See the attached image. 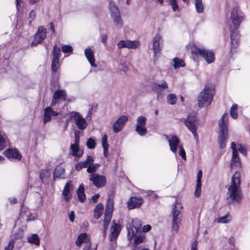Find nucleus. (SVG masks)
Here are the masks:
<instances>
[{
	"instance_id": "1",
	"label": "nucleus",
	"mask_w": 250,
	"mask_h": 250,
	"mask_svg": "<svg viewBox=\"0 0 250 250\" xmlns=\"http://www.w3.org/2000/svg\"><path fill=\"white\" fill-rule=\"evenodd\" d=\"M240 184V173L235 172L231 178V181L227 192V200L229 204L241 202L243 194Z\"/></svg>"
},
{
	"instance_id": "2",
	"label": "nucleus",
	"mask_w": 250,
	"mask_h": 250,
	"mask_svg": "<svg viewBox=\"0 0 250 250\" xmlns=\"http://www.w3.org/2000/svg\"><path fill=\"white\" fill-rule=\"evenodd\" d=\"M230 20L232 23L230 25V30L231 33L230 36L231 47L236 48L238 44L239 37L237 29L243 20V15L237 7L233 8L231 12Z\"/></svg>"
},
{
	"instance_id": "3",
	"label": "nucleus",
	"mask_w": 250,
	"mask_h": 250,
	"mask_svg": "<svg viewBox=\"0 0 250 250\" xmlns=\"http://www.w3.org/2000/svg\"><path fill=\"white\" fill-rule=\"evenodd\" d=\"M228 119V114L224 113L219 122V132L218 142L219 147L221 149H224L226 147L227 142Z\"/></svg>"
},
{
	"instance_id": "4",
	"label": "nucleus",
	"mask_w": 250,
	"mask_h": 250,
	"mask_svg": "<svg viewBox=\"0 0 250 250\" xmlns=\"http://www.w3.org/2000/svg\"><path fill=\"white\" fill-rule=\"evenodd\" d=\"M183 207L180 203L176 201L172 207L171 212L172 216V229L177 232L181 225L182 220V210Z\"/></svg>"
},
{
	"instance_id": "5",
	"label": "nucleus",
	"mask_w": 250,
	"mask_h": 250,
	"mask_svg": "<svg viewBox=\"0 0 250 250\" xmlns=\"http://www.w3.org/2000/svg\"><path fill=\"white\" fill-rule=\"evenodd\" d=\"M214 89L210 87L206 86L200 93L198 97V104L200 107L209 105L213 100Z\"/></svg>"
},
{
	"instance_id": "6",
	"label": "nucleus",
	"mask_w": 250,
	"mask_h": 250,
	"mask_svg": "<svg viewBox=\"0 0 250 250\" xmlns=\"http://www.w3.org/2000/svg\"><path fill=\"white\" fill-rule=\"evenodd\" d=\"M152 43L154 58L155 59H157L161 54L163 47V39L162 36L159 34H156L152 39Z\"/></svg>"
},
{
	"instance_id": "7",
	"label": "nucleus",
	"mask_w": 250,
	"mask_h": 250,
	"mask_svg": "<svg viewBox=\"0 0 250 250\" xmlns=\"http://www.w3.org/2000/svg\"><path fill=\"white\" fill-rule=\"evenodd\" d=\"M113 210V201L109 199L107 202L104 218V231H106L111 219Z\"/></svg>"
},
{
	"instance_id": "8",
	"label": "nucleus",
	"mask_w": 250,
	"mask_h": 250,
	"mask_svg": "<svg viewBox=\"0 0 250 250\" xmlns=\"http://www.w3.org/2000/svg\"><path fill=\"white\" fill-rule=\"evenodd\" d=\"M70 118L73 120V122L79 129L84 130L86 128L87 123L86 120L78 112H72L70 113Z\"/></svg>"
},
{
	"instance_id": "9",
	"label": "nucleus",
	"mask_w": 250,
	"mask_h": 250,
	"mask_svg": "<svg viewBox=\"0 0 250 250\" xmlns=\"http://www.w3.org/2000/svg\"><path fill=\"white\" fill-rule=\"evenodd\" d=\"M46 37V29L42 26H40L38 29V31L34 35L33 40L31 43L32 46H35L38 44L42 42L43 40Z\"/></svg>"
},
{
	"instance_id": "10",
	"label": "nucleus",
	"mask_w": 250,
	"mask_h": 250,
	"mask_svg": "<svg viewBox=\"0 0 250 250\" xmlns=\"http://www.w3.org/2000/svg\"><path fill=\"white\" fill-rule=\"evenodd\" d=\"M185 124L188 128L192 133L194 137L197 138L198 136L196 133L197 119L196 116L194 115L188 116L185 121Z\"/></svg>"
},
{
	"instance_id": "11",
	"label": "nucleus",
	"mask_w": 250,
	"mask_h": 250,
	"mask_svg": "<svg viewBox=\"0 0 250 250\" xmlns=\"http://www.w3.org/2000/svg\"><path fill=\"white\" fill-rule=\"evenodd\" d=\"M146 118L143 116L138 117L136 120V131L141 136H144L146 134L147 129L146 126Z\"/></svg>"
},
{
	"instance_id": "12",
	"label": "nucleus",
	"mask_w": 250,
	"mask_h": 250,
	"mask_svg": "<svg viewBox=\"0 0 250 250\" xmlns=\"http://www.w3.org/2000/svg\"><path fill=\"white\" fill-rule=\"evenodd\" d=\"M197 52L202 56L208 64L212 63L215 61V54L212 51L205 49L198 48L197 49Z\"/></svg>"
},
{
	"instance_id": "13",
	"label": "nucleus",
	"mask_w": 250,
	"mask_h": 250,
	"mask_svg": "<svg viewBox=\"0 0 250 250\" xmlns=\"http://www.w3.org/2000/svg\"><path fill=\"white\" fill-rule=\"evenodd\" d=\"M89 179L93 182L94 186L98 188L104 186L106 182V179L104 176L100 175L97 173L90 174Z\"/></svg>"
},
{
	"instance_id": "14",
	"label": "nucleus",
	"mask_w": 250,
	"mask_h": 250,
	"mask_svg": "<svg viewBox=\"0 0 250 250\" xmlns=\"http://www.w3.org/2000/svg\"><path fill=\"white\" fill-rule=\"evenodd\" d=\"M167 140L169 145L170 146V150L173 152L176 156H177L176 152L178 148H180V140L178 138L175 136H167Z\"/></svg>"
},
{
	"instance_id": "15",
	"label": "nucleus",
	"mask_w": 250,
	"mask_h": 250,
	"mask_svg": "<svg viewBox=\"0 0 250 250\" xmlns=\"http://www.w3.org/2000/svg\"><path fill=\"white\" fill-rule=\"evenodd\" d=\"M66 97V94L64 90H58L55 92L51 104V106H54L56 104L60 103V101L65 100Z\"/></svg>"
},
{
	"instance_id": "16",
	"label": "nucleus",
	"mask_w": 250,
	"mask_h": 250,
	"mask_svg": "<svg viewBox=\"0 0 250 250\" xmlns=\"http://www.w3.org/2000/svg\"><path fill=\"white\" fill-rule=\"evenodd\" d=\"M144 202L141 197H131L127 202V208L129 209L139 208Z\"/></svg>"
},
{
	"instance_id": "17",
	"label": "nucleus",
	"mask_w": 250,
	"mask_h": 250,
	"mask_svg": "<svg viewBox=\"0 0 250 250\" xmlns=\"http://www.w3.org/2000/svg\"><path fill=\"white\" fill-rule=\"evenodd\" d=\"M128 117L126 116H122L117 121H116L113 125V130L115 133L120 131L125 124L127 121Z\"/></svg>"
},
{
	"instance_id": "18",
	"label": "nucleus",
	"mask_w": 250,
	"mask_h": 250,
	"mask_svg": "<svg viewBox=\"0 0 250 250\" xmlns=\"http://www.w3.org/2000/svg\"><path fill=\"white\" fill-rule=\"evenodd\" d=\"M118 47L119 48L126 47L129 49H135L139 45L138 41H121L118 43Z\"/></svg>"
},
{
	"instance_id": "19",
	"label": "nucleus",
	"mask_w": 250,
	"mask_h": 250,
	"mask_svg": "<svg viewBox=\"0 0 250 250\" xmlns=\"http://www.w3.org/2000/svg\"><path fill=\"white\" fill-rule=\"evenodd\" d=\"M73 189V185L71 182H68L66 184L62 193L66 202H69L71 199L72 196L71 191Z\"/></svg>"
},
{
	"instance_id": "20",
	"label": "nucleus",
	"mask_w": 250,
	"mask_h": 250,
	"mask_svg": "<svg viewBox=\"0 0 250 250\" xmlns=\"http://www.w3.org/2000/svg\"><path fill=\"white\" fill-rule=\"evenodd\" d=\"M59 115V113L54 111L51 107L48 106L46 107L44 110V115L43 122L44 124H46L51 121V117L53 116H57Z\"/></svg>"
},
{
	"instance_id": "21",
	"label": "nucleus",
	"mask_w": 250,
	"mask_h": 250,
	"mask_svg": "<svg viewBox=\"0 0 250 250\" xmlns=\"http://www.w3.org/2000/svg\"><path fill=\"white\" fill-rule=\"evenodd\" d=\"M121 231L120 226L113 222V224L111 228V234L109 236V239L111 241H114L117 238Z\"/></svg>"
},
{
	"instance_id": "22",
	"label": "nucleus",
	"mask_w": 250,
	"mask_h": 250,
	"mask_svg": "<svg viewBox=\"0 0 250 250\" xmlns=\"http://www.w3.org/2000/svg\"><path fill=\"white\" fill-rule=\"evenodd\" d=\"M4 153L5 156L9 159H14L20 160L21 158V155L17 149H9L5 150Z\"/></svg>"
},
{
	"instance_id": "23",
	"label": "nucleus",
	"mask_w": 250,
	"mask_h": 250,
	"mask_svg": "<svg viewBox=\"0 0 250 250\" xmlns=\"http://www.w3.org/2000/svg\"><path fill=\"white\" fill-rule=\"evenodd\" d=\"M94 162V160L93 158L90 156H87L86 160L81 162L80 163H78L76 166V169L77 171H80L83 167H88L89 165L92 164Z\"/></svg>"
},
{
	"instance_id": "24",
	"label": "nucleus",
	"mask_w": 250,
	"mask_h": 250,
	"mask_svg": "<svg viewBox=\"0 0 250 250\" xmlns=\"http://www.w3.org/2000/svg\"><path fill=\"white\" fill-rule=\"evenodd\" d=\"M84 55L91 65L93 67H96L97 65L95 63L93 51L90 48H86L84 50Z\"/></svg>"
},
{
	"instance_id": "25",
	"label": "nucleus",
	"mask_w": 250,
	"mask_h": 250,
	"mask_svg": "<svg viewBox=\"0 0 250 250\" xmlns=\"http://www.w3.org/2000/svg\"><path fill=\"white\" fill-rule=\"evenodd\" d=\"M241 165L240 159L238 156V153L232 152V158L230 163V167L232 169L239 167Z\"/></svg>"
},
{
	"instance_id": "26",
	"label": "nucleus",
	"mask_w": 250,
	"mask_h": 250,
	"mask_svg": "<svg viewBox=\"0 0 250 250\" xmlns=\"http://www.w3.org/2000/svg\"><path fill=\"white\" fill-rule=\"evenodd\" d=\"M127 229V238L129 241L133 240L141 231L138 228L133 226L128 228Z\"/></svg>"
},
{
	"instance_id": "27",
	"label": "nucleus",
	"mask_w": 250,
	"mask_h": 250,
	"mask_svg": "<svg viewBox=\"0 0 250 250\" xmlns=\"http://www.w3.org/2000/svg\"><path fill=\"white\" fill-rule=\"evenodd\" d=\"M83 242L87 243V246L85 248H87L88 245L90 246V245L88 244L89 239L88 235L86 233H82L79 235L76 241V244L78 246H80Z\"/></svg>"
},
{
	"instance_id": "28",
	"label": "nucleus",
	"mask_w": 250,
	"mask_h": 250,
	"mask_svg": "<svg viewBox=\"0 0 250 250\" xmlns=\"http://www.w3.org/2000/svg\"><path fill=\"white\" fill-rule=\"evenodd\" d=\"M107 135H104L102 139V145L104 149V155L105 158H107L108 156V148L109 145L107 143Z\"/></svg>"
},
{
	"instance_id": "29",
	"label": "nucleus",
	"mask_w": 250,
	"mask_h": 250,
	"mask_svg": "<svg viewBox=\"0 0 250 250\" xmlns=\"http://www.w3.org/2000/svg\"><path fill=\"white\" fill-rule=\"evenodd\" d=\"M70 153L76 157L80 158L83 154V150L80 149L79 146L76 145L70 146Z\"/></svg>"
},
{
	"instance_id": "30",
	"label": "nucleus",
	"mask_w": 250,
	"mask_h": 250,
	"mask_svg": "<svg viewBox=\"0 0 250 250\" xmlns=\"http://www.w3.org/2000/svg\"><path fill=\"white\" fill-rule=\"evenodd\" d=\"M111 18L114 25L117 29H121L123 27V21L120 14L112 16Z\"/></svg>"
},
{
	"instance_id": "31",
	"label": "nucleus",
	"mask_w": 250,
	"mask_h": 250,
	"mask_svg": "<svg viewBox=\"0 0 250 250\" xmlns=\"http://www.w3.org/2000/svg\"><path fill=\"white\" fill-rule=\"evenodd\" d=\"M84 185L82 184L80 185L79 188L77 190V194L78 195L79 201L81 202H83L85 200V195L84 192Z\"/></svg>"
},
{
	"instance_id": "32",
	"label": "nucleus",
	"mask_w": 250,
	"mask_h": 250,
	"mask_svg": "<svg viewBox=\"0 0 250 250\" xmlns=\"http://www.w3.org/2000/svg\"><path fill=\"white\" fill-rule=\"evenodd\" d=\"M104 209L103 205L99 203L96 207L94 211V216L95 218H99L103 214Z\"/></svg>"
},
{
	"instance_id": "33",
	"label": "nucleus",
	"mask_w": 250,
	"mask_h": 250,
	"mask_svg": "<svg viewBox=\"0 0 250 250\" xmlns=\"http://www.w3.org/2000/svg\"><path fill=\"white\" fill-rule=\"evenodd\" d=\"M109 8L111 12V16H114L115 15H119L120 14L119 10L115 4L114 2L112 1H110L109 4Z\"/></svg>"
},
{
	"instance_id": "34",
	"label": "nucleus",
	"mask_w": 250,
	"mask_h": 250,
	"mask_svg": "<svg viewBox=\"0 0 250 250\" xmlns=\"http://www.w3.org/2000/svg\"><path fill=\"white\" fill-rule=\"evenodd\" d=\"M195 7L198 13H202L204 12V7L202 0H194Z\"/></svg>"
},
{
	"instance_id": "35",
	"label": "nucleus",
	"mask_w": 250,
	"mask_h": 250,
	"mask_svg": "<svg viewBox=\"0 0 250 250\" xmlns=\"http://www.w3.org/2000/svg\"><path fill=\"white\" fill-rule=\"evenodd\" d=\"M28 242L35 244L36 246H39L40 244V239L37 234H33L31 236L28 237L27 239Z\"/></svg>"
},
{
	"instance_id": "36",
	"label": "nucleus",
	"mask_w": 250,
	"mask_h": 250,
	"mask_svg": "<svg viewBox=\"0 0 250 250\" xmlns=\"http://www.w3.org/2000/svg\"><path fill=\"white\" fill-rule=\"evenodd\" d=\"M173 66L175 69L179 68L180 67H184L185 65L184 61L179 58H174L173 59Z\"/></svg>"
},
{
	"instance_id": "37",
	"label": "nucleus",
	"mask_w": 250,
	"mask_h": 250,
	"mask_svg": "<svg viewBox=\"0 0 250 250\" xmlns=\"http://www.w3.org/2000/svg\"><path fill=\"white\" fill-rule=\"evenodd\" d=\"M61 55V50L60 48L55 45L53 50V58L52 60H59V58Z\"/></svg>"
},
{
	"instance_id": "38",
	"label": "nucleus",
	"mask_w": 250,
	"mask_h": 250,
	"mask_svg": "<svg viewBox=\"0 0 250 250\" xmlns=\"http://www.w3.org/2000/svg\"><path fill=\"white\" fill-rule=\"evenodd\" d=\"M237 110L238 106L237 105L235 104L232 105L230 109V115L234 119H236L237 118Z\"/></svg>"
},
{
	"instance_id": "39",
	"label": "nucleus",
	"mask_w": 250,
	"mask_h": 250,
	"mask_svg": "<svg viewBox=\"0 0 250 250\" xmlns=\"http://www.w3.org/2000/svg\"><path fill=\"white\" fill-rule=\"evenodd\" d=\"M144 239V234L142 231H140V232L134 238V244L137 245L143 242Z\"/></svg>"
},
{
	"instance_id": "40",
	"label": "nucleus",
	"mask_w": 250,
	"mask_h": 250,
	"mask_svg": "<svg viewBox=\"0 0 250 250\" xmlns=\"http://www.w3.org/2000/svg\"><path fill=\"white\" fill-rule=\"evenodd\" d=\"M177 97L174 94H168L167 97V102L170 104H174L177 102Z\"/></svg>"
},
{
	"instance_id": "41",
	"label": "nucleus",
	"mask_w": 250,
	"mask_h": 250,
	"mask_svg": "<svg viewBox=\"0 0 250 250\" xmlns=\"http://www.w3.org/2000/svg\"><path fill=\"white\" fill-rule=\"evenodd\" d=\"M51 176L50 172L48 170H42L40 173V177L42 181L44 182L46 179Z\"/></svg>"
},
{
	"instance_id": "42",
	"label": "nucleus",
	"mask_w": 250,
	"mask_h": 250,
	"mask_svg": "<svg viewBox=\"0 0 250 250\" xmlns=\"http://www.w3.org/2000/svg\"><path fill=\"white\" fill-rule=\"evenodd\" d=\"M60 68L59 60H52L51 64V69L52 71L56 73L58 71Z\"/></svg>"
},
{
	"instance_id": "43",
	"label": "nucleus",
	"mask_w": 250,
	"mask_h": 250,
	"mask_svg": "<svg viewBox=\"0 0 250 250\" xmlns=\"http://www.w3.org/2000/svg\"><path fill=\"white\" fill-rule=\"evenodd\" d=\"M99 166L100 165L96 163L93 164L92 163V164L89 165L88 166V167L87 168L86 171L88 173H91L92 174H93L92 173L95 172L96 169L99 167Z\"/></svg>"
},
{
	"instance_id": "44",
	"label": "nucleus",
	"mask_w": 250,
	"mask_h": 250,
	"mask_svg": "<svg viewBox=\"0 0 250 250\" xmlns=\"http://www.w3.org/2000/svg\"><path fill=\"white\" fill-rule=\"evenodd\" d=\"M230 220V218L229 214H226L224 216L220 217L217 219V222L218 223H227Z\"/></svg>"
},
{
	"instance_id": "45",
	"label": "nucleus",
	"mask_w": 250,
	"mask_h": 250,
	"mask_svg": "<svg viewBox=\"0 0 250 250\" xmlns=\"http://www.w3.org/2000/svg\"><path fill=\"white\" fill-rule=\"evenodd\" d=\"M86 146L89 149H94L96 146L95 139L93 138H89L87 141Z\"/></svg>"
},
{
	"instance_id": "46",
	"label": "nucleus",
	"mask_w": 250,
	"mask_h": 250,
	"mask_svg": "<svg viewBox=\"0 0 250 250\" xmlns=\"http://www.w3.org/2000/svg\"><path fill=\"white\" fill-rule=\"evenodd\" d=\"M64 173V169L62 167H59L55 169L54 172V177H61Z\"/></svg>"
},
{
	"instance_id": "47",
	"label": "nucleus",
	"mask_w": 250,
	"mask_h": 250,
	"mask_svg": "<svg viewBox=\"0 0 250 250\" xmlns=\"http://www.w3.org/2000/svg\"><path fill=\"white\" fill-rule=\"evenodd\" d=\"M201 192V183L196 182V188L194 195L196 197H198L200 196Z\"/></svg>"
},
{
	"instance_id": "48",
	"label": "nucleus",
	"mask_w": 250,
	"mask_h": 250,
	"mask_svg": "<svg viewBox=\"0 0 250 250\" xmlns=\"http://www.w3.org/2000/svg\"><path fill=\"white\" fill-rule=\"evenodd\" d=\"M62 51L64 53L71 54L73 51V48L70 45H63L62 47Z\"/></svg>"
},
{
	"instance_id": "49",
	"label": "nucleus",
	"mask_w": 250,
	"mask_h": 250,
	"mask_svg": "<svg viewBox=\"0 0 250 250\" xmlns=\"http://www.w3.org/2000/svg\"><path fill=\"white\" fill-rule=\"evenodd\" d=\"M156 89L162 88L163 89H167L168 87L167 82L165 81H162L160 83L156 84L155 85Z\"/></svg>"
},
{
	"instance_id": "50",
	"label": "nucleus",
	"mask_w": 250,
	"mask_h": 250,
	"mask_svg": "<svg viewBox=\"0 0 250 250\" xmlns=\"http://www.w3.org/2000/svg\"><path fill=\"white\" fill-rule=\"evenodd\" d=\"M169 4L172 7V9L174 11H176L178 9V5L177 0H169Z\"/></svg>"
},
{
	"instance_id": "51",
	"label": "nucleus",
	"mask_w": 250,
	"mask_h": 250,
	"mask_svg": "<svg viewBox=\"0 0 250 250\" xmlns=\"http://www.w3.org/2000/svg\"><path fill=\"white\" fill-rule=\"evenodd\" d=\"M179 155L181 156L184 160H186V152L182 146H180Z\"/></svg>"
},
{
	"instance_id": "52",
	"label": "nucleus",
	"mask_w": 250,
	"mask_h": 250,
	"mask_svg": "<svg viewBox=\"0 0 250 250\" xmlns=\"http://www.w3.org/2000/svg\"><path fill=\"white\" fill-rule=\"evenodd\" d=\"M15 241L11 240L9 241L8 245L4 248L5 250H12L14 247Z\"/></svg>"
},
{
	"instance_id": "53",
	"label": "nucleus",
	"mask_w": 250,
	"mask_h": 250,
	"mask_svg": "<svg viewBox=\"0 0 250 250\" xmlns=\"http://www.w3.org/2000/svg\"><path fill=\"white\" fill-rule=\"evenodd\" d=\"M118 68L119 70H120L121 71H123L124 72H126L128 69L127 65L125 63H121L120 64H119Z\"/></svg>"
},
{
	"instance_id": "54",
	"label": "nucleus",
	"mask_w": 250,
	"mask_h": 250,
	"mask_svg": "<svg viewBox=\"0 0 250 250\" xmlns=\"http://www.w3.org/2000/svg\"><path fill=\"white\" fill-rule=\"evenodd\" d=\"M36 12L32 10L30 12V14H29V18L30 19V20L29 21V22L30 23H31V22L34 20V19L36 17Z\"/></svg>"
},
{
	"instance_id": "55",
	"label": "nucleus",
	"mask_w": 250,
	"mask_h": 250,
	"mask_svg": "<svg viewBox=\"0 0 250 250\" xmlns=\"http://www.w3.org/2000/svg\"><path fill=\"white\" fill-rule=\"evenodd\" d=\"M202 177V171L200 170L198 171L197 176L196 182L201 183V178Z\"/></svg>"
},
{
	"instance_id": "56",
	"label": "nucleus",
	"mask_w": 250,
	"mask_h": 250,
	"mask_svg": "<svg viewBox=\"0 0 250 250\" xmlns=\"http://www.w3.org/2000/svg\"><path fill=\"white\" fill-rule=\"evenodd\" d=\"M79 142H80V136L75 133V143L73 144H71V145H76L77 146H79Z\"/></svg>"
},
{
	"instance_id": "57",
	"label": "nucleus",
	"mask_w": 250,
	"mask_h": 250,
	"mask_svg": "<svg viewBox=\"0 0 250 250\" xmlns=\"http://www.w3.org/2000/svg\"><path fill=\"white\" fill-rule=\"evenodd\" d=\"M69 220L73 222L75 219V213L74 211H71L69 214Z\"/></svg>"
},
{
	"instance_id": "58",
	"label": "nucleus",
	"mask_w": 250,
	"mask_h": 250,
	"mask_svg": "<svg viewBox=\"0 0 250 250\" xmlns=\"http://www.w3.org/2000/svg\"><path fill=\"white\" fill-rule=\"evenodd\" d=\"M151 226L149 225H146L143 227V230L144 232H148L151 229Z\"/></svg>"
},
{
	"instance_id": "59",
	"label": "nucleus",
	"mask_w": 250,
	"mask_h": 250,
	"mask_svg": "<svg viewBox=\"0 0 250 250\" xmlns=\"http://www.w3.org/2000/svg\"><path fill=\"white\" fill-rule=\"evenodd\" d=\"M102 42L105 45L106 44L107 36L106 34H103L101 35Z\"/></svg>"
},
{
	"instance_id": "60",
	"label": "nucleus",
	"mask_w": 250,
	"mask_h": 250,
	"mask_svg": "<svg viewBox=\"0 0 250 250\" xmlns=\"http://www.w3.org/2000/svg\"><path fill=\"white\" fill-rule=\"evenodd\" d=\"M197 241H194L192 244V245L191 247V250H197Z\"/></svg>"
},
{
	"instance_id": "61",
	"label": "nucleus",
	"mask_w": 250,
	"mask_h": 250,
	"mask_svg": "<svg viewBox=\"0 0 250 250\" xmlns=\"http://www.w3.org/2000/svg\"><path fill=\"white\" fill-rule=\"evenodd\" d=\"M35 219V217L34 215H32V214H30V215H28L27 218V221H30L34 220Z\"/></svg>"
},
{
	"instance_id": "62",
	"label": "nucleus",
	"mask_w": 250,
	"mask_h": 250,
	"mask_svg": "<svg viewBox=\"0 0 250 250\" xmlns=\"http://www.w3.org/2000/svg\"><path fill=\"white\" fill-rule=\"evenodd\" d=\"M236 145L234 142H232L231 144V148L232 149V152L235 151L236 152L238 153L237 149L236 148Z\"/></svg>"
},
{
	"instance_id": "63",
	"label": "nucleus",
	"mask_w": 250,
	"mask_h": 250,
	"mask_svg": "<svg viewBox=\"0 0 250 250\" xmlns=\"http://www.w3.org/2000/svg\"><path fill=\"white\" fill-rule=\"evenodd\" d=\"M99 194H95L92 197V200L93 201L94 203H96L98 201V199L99 198Z\"/></svg>"
},
{
	"instance_id": "64",
	"label": "nucleus",
	"mask_w": 250,
	"mask_h": 250,
	"mask_svg": "<svg viewBox=\"0 0 250 250\" xmlns=\"http://www.w3.org/2000/svg\"><path fill=\"white\" fill-rule=\"evenodd\" d=\"M239 150L244 155L246 154V150L245 149L244 147H242V146H240V147L239 148Z\"/></svg>"
}]
</instances>
